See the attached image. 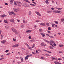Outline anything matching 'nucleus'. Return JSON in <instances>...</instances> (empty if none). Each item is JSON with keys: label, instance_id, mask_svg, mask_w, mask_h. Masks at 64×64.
I'll list each match as a JSON object with an SVG mask.
<instances>
[{"label": "nucleus", "instance_id": "obj_33", "mask_svg": "<svg viewBox=\"0 0 64 64\" xmlns=\"http://www.w3.org/2000/svg\"><path fill=\"white\" fill-rule=\"evenodd\" d=\"M32 54H29L28 55V56L29 57H30V56H32Z\"/></svg>", "mask_w": 64, "mask_h": 64}, {"label": "nucleus", "instance_id": "obj_1", "mask_svg": "<svg viewBox=\"0 0 64 64\" xmlns=\"http://www.w3.org/2000/svg\"><path fill=\"white\" fill-rule=\"evenodd\" d=\"M12 31H13V32H14V33H15L16 34H17V30H16L15 29H14V28H12Z\"/></svg>", "mask_w": 64, "mask_h": 64}, {"label": "nucleus", "instance_id": "obj_59", "mask_svg": "<svg viewBox=\"0 0 64 64\" xmlns=\"http://www.w3.org/2000/svg\"><path fill=\"white\" fill-rule=\"evenodd\" d=\"M48 33H50V31L48 30Z\"/></svg>", "mask_w": 64, "mask_h": 64}, {"label": "nucleus", "instance_id": "obj_6", "mask_svg": "<svg viewBox=\"0 0 64 64\" xmlns=\"http://www.w3.org/2000/svg\"><path fill=\"white\" fill-rule=\"evenodd\" d=\"M6 16H7V15L4 14L2 15L1 17L2 18H4V17H5Z\"/></svg>", "mask_w": 64, "mask_h": 64}, {"label": "nucleus", "instance_id": "obj_31", "mask_svg": "<svg viewBox=\"0 0 64 64\" xmlns=\"http://www.w3.org/2000/svg\"><path fill=\"white\" fill-rule=\"evenodd\" d=\"M48 30H51V29L50 27H49L48 28Z\"/></svg>", "mask_w": 64, "mask_h": 64}, {"label": "nucleus", "instance_id": "obj_4", "mask_svg": "<svg viewBox=\"0 0 64 64\" xmlns=\"http://www.w3.org/2000/svg\"><path fill=\"white\" fill-rule=\"evenodd\" d=\"M35 13L38 16H41V15L40 14L37 12H36Z\"/></svg>", "mask_w": 64, "mask_h": 64}, {"label": "nucleus", "instance_id": "obj_3", "mask_svg": "<svg viewBox=\"0 0 64 64\" xmlns=\"http://www.w3.org/2000/svg\"><path fill=\"white\" fill-rule=\"evenodd\" d=\"M18 44H16L14 45L13 46H12V47L13 48H14L15 47H18Z\"/></svg>", "mask_w": 64, "mask_h": 64}, {"label": "nucleus", "instance_id": "obj_60", "mask_svg": "<svg viewBox=\"0 0 64 64\" xmlns=\"http://www.w3.org/2000/svg\"><path fill=\"white\" fill-rule=\"evenodd\" d=\"M16 59H19V57H16Z\"/></svg>", "mask_w": 64, "mask_h": 64}, {"label": "nucleus", "instance_id": "obj_42", "mask_svg": "<svg viewBox=\"0 0 64 64\" xmlns=\"http://www.w3.org/2000/svg\"><path fill=\"white\" fill-rule=\"evenodd\" d=\"M14 4L15 5V6H17V4L16 3V2H14Z\"/></svg>", "mask_w": 64, "mask_h": 64}, {"label": "nucleus", "instance_id": "obj_22", "mask_svg": "<svg viewBox=\"0 0 64 64\" xmlns=\"http://www.w3.org/2000/svg\"><path fill=\"white\" fill-rule=\"evenodd\" d=\"M54 63L56 64H58V63H59V62H58L55 61V62H54Z\"/></svg>", "mask_w": 64, "mask_h": 64}, {"label": "nucleus", "instance_id": "obj_37", "mask_svg": "<svg viewBox=\"0 0 64 64\" xmlns=\"http://www.w3.org/2000/svg\"><path fill=\"white\" fill-rule=\"evenodd\" d=\"M51 58L52 60H54V58H53V57H52Z\"/></svg>", "mask_w": 64, "mask_h": 64}, {"label": "nucleus", "instance_id": "obj_63", "mask_svg": "<svg viewBox=\"0 0 64 64\" xmlns=\"http://www.w3.org/2000/svg\"><path fill=\"white\" fill-rule=\"evenodd\" d=\"M30 42H33V41L34 40H30Z\"/></svg>", "mask_w": 64, "mask_h": 64}, {"label": "nucleus", "instance_id": "obj_2", "mask_svg": "<svg viewBox=\"0 0 64 64\" xmlns=\"http://www.w3.org/2000/svg\"><path fill=\"white\" fill-rule=\"evenodd\" d=\"M40 45L42 46H47V45L46 44H44V42H42L41 43Z\"/></svg>", "mask_w": 64, "mask_h": 64}, {"label": "nucleus", "instance_id": "obj_40", "mask_svg": "<svg viewBox=\"0 0 64 64\" xmlns=\"http://www.w3.org/2000/svg\"><path fill=\"white\" fill-rule=\"evenodd\" d=\"M64 18H62L61 20V21L62 22H64Z\"/></svg>", "mask_w": 64, "mask_h": 64}, {"label": "nucleus", "instance_id": "obj_47", "mask_svg": "<svg viewBox=\"0 0 64 64\" xmlns=\"http://www.w3.org/2000/svg\"><path fill=\"white\" fill-rule=\"evenodd\" d=\"M50 44V45H51L52 46V47H54V46H53L52 44Z\"/></svg>", "mask_w": 64, "mask_h": 64}, {"label": "nucleus", "instance_id": "obj_32", "mask_svg": "<svg viewBox=\"0 0 64 64\" xmlns=\"http://www.w3.org/2000/svg\"><path fill=\"white\" fill-rule=\"evenodd\" d=\"M54 22L56 24H58V22L57 21H54Z\"/></svg>", "mask_w": 64, "mask_h": 64}, {"label": "nucleus", "instance_id": "obj_7", "mask_svg": "<svg viewBox=\"0 0 64 64\" xmlns=\"http://www.w3.org/2000/svg\"><path fill=\"white\" fill-rule=\"evenodd\" d=\"M40 34L42 35V36L44 37H45V34H43V33L41 32L40 33Z\"/></svg>", "mask_w": 64, "mask_h": 64}, {"label": "nucleus", "instance_id": "obj_23", "mask_svg": "<svg viewBox=\"0 0 64 64\" xmlns=\"http://www.w3.org/2000/svg\"><path fill=\"white\" fill-rule=\"evenodd\" d=\"M52 12H53V13H57V10H53Z\"/></svg>", "mask_w": 64, "mask_h": 64}, {"label": "nucleus", "instance_id": "obj_53", "mask_svg": "<svg viewBox=\"0 0 64 64\" xmlns=\"http://www.w3.org/2000/svg\"><path fill=\"white\" fill-rule=\"evenodd\" d=\"M54 26H55L56 27V28H57V27H58L57 26V25H55V24H54Z\"/></svg>", "mask_w": 64, "mask_h": 64}, {"label": "nucleus", "instance_id": "obj_24", "mask_svg": "<svg viewBox=\"0 0 64 64\" xmlns=\"http://www.w3.org/2000/svg\"><path fill=\"white\" fill-rule=\"evenodd\" d=\"M12 14H13V15H16V14H15V13L12 11Z\"/></svg>", "mask_w": 64, "mask_h": 64}, {"label": "nucleus", "instance_id": "obj_49", "mask_svg": "<svg viewBox=\"0 0 64 64\" xmlns=\"http://www.w3.org/2000/svg\"><path fill=\"white\" fill-rule=\"evenodd\" d=\"M54 24H52V27H54Z\"/></svg>", "mask_w": 64, "mask_h": 64}, {"label": "nucleus", "instance_id": "obj_44", "mask_svg": "<svg viewBox=\"0 0 64 64\" xmlns=\"http://www.w3.org/2000/svg\"><path fill=\"white\" fill-rule=\"evenodd\" d=\"M31 12L30 11L29 12V15H31Z\"/></svg>", "mask_w": 64, "mask_h": 64}, {"label": "nucleus", "instance_id": "obj_19", "mask_svg": "<svg viewBox=\"0 0 64 64\" xmlns=\"http://www.w3.org/2000/svg\"><path fill=\"white\" fill-rule=\"evenodd\" d=\"M4 22L5 23H7V24L8 23V21H7V20H4Z\"/></svg>", "mask_w": 64, "mask_h": 64}, {"label": "nucleus", "instance_id": "obj_27", "mask_svg": "<svg viewBox=\"0 0 64 64\" xmlns=\"http://www.w3.org/2000/svg\"><path fill=\"white\" fill-rule=\"evenodd\" d=\"M61 12L60 11H57V13H59Z\"/></svg>", "mask_w": 64, "mask_h": 64}, {"label": "nucleus", "instance_id": "obj_17", "mask_svg": "<svg viewBox=\"0 0 64 64\" xmlns=\"http://www.w3.org/2000/svg\"><path fill=\"white\" fill-rule=\"evenodd\" d=\"M28 57H29L28 56H26L25 58V60H27V59H28Z\"/></svg>", "mask_w": 64, "mask_h": 64}, {"label": "nucleus", "instance_id": "obj_52", "mask_svg": "<svg viewBox=\"0 0 64 64\" xmlns=\"http://www.w3.org/2000/svg\"><path fill=\"white\" fill-rule=\"evenodd\" d=\"M3 37V36H2V35H1V39H2V38Z\"/></svg>", "mask_w": 64, "mask_h": 64}, {"label": "nucleus", "instance_id": "obj_41", "mask_svg": "<svg viewBox=\"0 0 64 64\" xmlns=\"http://www.w3.org/2000/svg\"><path fill=\"white\" fill-rule=\"evenodd\" d=\"M58 10H62V9H62V8H58Z\"/></svg>", "mask_w": 64, "mask_h": 64}, {"label": "nucleus", "instance_id": "obj_12", "mask_svg": "<svg viewBox=\"0 0 64 64\" xmlns=\"http://www.w3.org/2000/svg\"><path fill=\"white\" fill-rule=\"evenodd\" d=\"M10 21L11 22H14V20L13 19H12L11 20H10Z\"/></svg>", "mask_w": 64, "mask_h": 64}, {"label": "nucleus", "instance_id": "obj_54", "mask_svg": "<svg viewBox=\"0 0 64 64\" xmlns=\"http://www.w3.org/2000/svg\"><path fill=\"white\" fill-rule=\"evenodd\" d=\"M21 26V27H22V28H23V27H24V25H22Z\"/></svg>", "mask_w": 64, "mask_h": 64}, {"label": "nucleus", "instance_id": "obj_11", "mask_svg": "<svg viewBox=\"0 0 64 64\" xmlns=\"http://www.w3.org/2000/svg\"><path fill=\"white\" fill-rule=\"evenodd\" d=\"M13 10L14 12H17V11H18L17 9H16L15 8H14Z\"/></svg>", "mask_w": 64, "mask_h": 64}, {"label": "nucleus", "instance_id": "obj_18", "mask_svg": "<svg viewBox=\"0 0 64 64\" xmlns=\"http://www.w3.org/2000/svg\"><path fill=\"white\" fill-rule=\"evenodd\" d=\"M24 1H25V2H28V3H30L29 1L27 0H24Z\"/></svg>", "mask_w": 64, "mask_h": 64}, {"label": "nucleus", "instance_id": "obj_34", "mask_svg": "<svg viewBox=\"0 0 64 64\" xmlns=\"http://www.w3.org/2000/svg\"><path fill=\"white\" fill-rule=\"evenodd\" d=\"M51 12V11L50 10H48L47 12L48 13H50Z\"/></svg>", "mask_w": 64, "mask_h": 64}, {"label": "nucleus", "instance_id": "obj_51", "mask_svg": "<svg viewBox=\"0 0 64 64\" xmlns=\"http://www.w3.org/2000/svg\"><path fill=\"white\" fill-rule=\"evenodd\" d=\"M4 59V58H0V61L2 60V59Z\"/></svg>", "mask_w": 64, "mask_h": 64}, {"label": "nucleus", "instance_id": "obj_26", "mask_svg": "<svg viewBox=\"0 0 64 64\" xmlns=\"http://www.w3.org/2000/svg\"><path fill=\"white\" fill-rule=\"evenodd\" d=\"M59 47H63V45H62V44H60L59 45Z\"/></svg>", "mask_w": 64, "mask_h": 64}, {"label": "nucleus", "instance_id": "obj_28", "mask_svg": "<svg viewBox=\"0 0 64 64\" xmlns=\"http://www.w3.org/2000/svg\"><path fill=\"white\" fill-rule=\"evenodd\" d=\"M34 47H35V44H33L32 46V48H33Z\"/></svg>", "mask_w": 64, "mask_h": 64}, {"label": "nucleus", "instance_id": "obj_58", "mask_svg": "<svg viewBox=\"0 0 64 64\" xmlns=\"http://www.w3.org/2000/svg\"><path fill=\"white\" fill-rule=\"evenodd\" d=\"M20 58L21 60L22 59H23V58H22V56H20Z\"/></svg>", "mask_w": 64, "mask_h": 64}, {"label": "nucleus", "instance_id": "obj_25", "mask_svg": "<svg viewBox=\"0 0 64 64\" xmlns=\"http://www.w3.org/2000/svg\"><path fill=\"white\" fill-rule=\"evenodd\" d=\"M46 25L47 26H49L50 25L49 23L47 22L46 24Z\"/></svg>", "mask_w": 64, "mask_h": 64}, {"label": "nucleus", "instance_id": "obj_20", "mask_svg": "<svg viewBox=\"0 0 64 64\" xmlns=\"http://www.w3.org/2000/svg\"><path fill=\"white\" fill-rule=\"evenodd\" d=\"M22 21H23V23H25H25H27V22H25V20H24V19H23V20H22Z\"/></svg>", "mask_w": 64, "mask_h": 64}, {"label": "nucleus", "instance_id": "obj_38", "mask_svg": "<svg viewBox=\"0 0 64 64\" xmlns=\"http://www.w3.org/2000/svg\"><path fill=\"white\" fill-rule=\"evenodd\" d=\"M40 59H42V60H44V58L42 57H41Z\"/></svg>", "mask_w": 64, "mask_h": 64}, {"label": "nucleus", "instance_id": "obj_9", "mask_svg": "<svg viewBox=\"0 0 64 64\" xmlns=\"http://www.w3.org/2000/svg\"><path fill=\"white\" fill-rule=\"evenodd\" d=\"M6 42V40H4L3 41H1V42L2 44H4Z\"/></svg>", "mask_w": 64, "mask_h": 64}, {"label": "nucleus", "instance_id": "obj_39", "mask_svg": "<svg viewBox=\"0 0 64 64\" xmlns=\"http://www.w3.org/2000/svg\"><path fill=\"white\" fill-rule=\"evenodd\" d=\"M28 38L30 39H31V36H28Z\"/></svg>", "mask_w": 64, "mask_h": 64}, {"label": "nucleus", "instance_id": "obj_45", "mask_svg": "<svg viewBox=\"0 0 64 64\" xmlns=\"http://www.w3.org/2000/svg\"><path fill=\"white\" fill-rule=\"evenodd\" d=\"M13 40L14 41H16V39H15L14 38H13Z\"/></svg>", "mask_w": 64, "mask_h": 64}, {"label": "nucleus", "instance_id": "obj_46", "mask_svg": "<svg viewBox=\"0 0 64 64\" xmlns=\"http://www.w3.org/2000/svg\"><path fill=\"white\" fill-rule=\"evenodd\" d=\"M36 22H40V21L36 20Z\"/></svg>", "mask_w": 64, "mask_h": 64}, {"label": "nucleus", "instance_id": "obj_8", "mask_svg": "<svg viewBox=\"0 0 64 64\" xmlns=\"http://www.w3.org/2000/svg\"><path fill=\"white\" fill-rule=\"evenodd\" d=\"M22 5L23 6H24L25 7H27V5H28V4H23Z\"/></svg>", "mask_w": 64, "mask_h": 64}, {"label": "nucleus", "instance_id": "obj_62", "mask_svg": "<svg viewBox=\"0 0 64 64\" xmlns=\"http://www.w3.org/2000/svg\"><path fill=\"white\" fill-rule=\"evenodd\" d=\"M8 4L7 3H5V4L6 5H8Z\"/></svg>", "mask_w": 64, "mask_h": 64}, {"label": "nucleus", "instance_id": "obj_5", "mask_svg": "<svg viewBox=\"0 0 64 64\" xmlns=\"http://www.w3.org/2000/svg\"><path fill=\"white\" fill-rule=\"evenodd\" d=\"M43 40H44V41L45 42H47V43H48V44H49V43H50V42L47 40H46L45 39H43Z\"/></svg>", "mask_w": 64, "mask_h": 64}, {"label": "nucleus", "instance_id": "obj_50", "mask_svg": "<svg viewBox=\"0 0 64 64\" xmlns=\"http://www.w3.org/2000/svg\"><path fill=\"white\" fill-rule=\"evenodd\" d=\"M17 3H18V4H19L20 3H21V2H17Z\"/></svg>", "mask_w": 64, "mask_h": 64}, {"label": "nucleus", "instance_id": "obj_29", "mask_svg": "<svg viewBox=\"0 0 64 64\" xmlns=\"http://www.w3.org/2000/svg\"><path fill=\"white\" fill-rule=\"evenodd\" d=\"M49 47L51 49H53V48L51 46H50Z\"/></svg>", "mask_w": 64, "mask_h": 64}, {"label": "nucleus", "instance_id": "obj_30", "mask_svg": "<svg viewBox=\"0 0 64 64\" xmlns=\"http://www.w3.org/2000/svg\"><path fill=\"white\" fill-rule=\"evenodd\" d=\"M8 52H9V50H6L5 51V52H6V53H8Z\"/></svg>", "mask_w": 64, "mask_h": 64}, {"label": "nucleus", "instance_id": "obj_48", "mask_svg": "<svg viewBox=\"0 0 64 64\" xmlns=\"http://www.w3.org/2000/svg\"><path fill=\"white\" fill-rule=\"evenodd\" d=\"M17 63H18V64H20V63H21V62H17Z\"/></svg>", "mask_w": 64, "mask_h": 64}, {"label": "nucleus", "instance_id": "obj_55", "mask_svg": "<svg viewBox=\"0 0 64 64\" xmlns=\"http://www.w3.org/2000/svg\"><path fill=\"white\" fill-rule=\"evenodd\" d=\"M32 3H34V4H36V2H32Z\"/></svg>", "mask_w": 64, "mask_h": 64}, {"label": "nucleus", "instance_id": "obj_10", "mask_svg": "<svg viewBox=\"0 0 64 64\" xmlns=\"http://www.w3.org/2000/svg\"><path fill=\"white\" fill-rule=\"evenodd\" d=\"M31 31H32V30H27L26 31V33H29L31 32Z\"/></svg>", "mask_w": 64, "mask_h": 64}, {"label": "nucleus", "instance_id": "obj_43", "mask_svg": "<svg viewBox=\"0 0 64 64\" xmlns=\"http://www.w3.org/2000/svg\"><path fill=\"white\" fill-rule=\"evenodd\" d=\"M10 53L9 52L8 53L6 54V55H10Z\"/></svg>", "mask_w": 64, "mask_h": 64}, {"label": "nucleus", "instance_id": "obj_36", "mask_svg": "<svg viewBox=\"0 0 64 64\" xmlns=\"http://www.w3.org/2000/svg\"><path fill=\"white\" fill-rule=\"evenodd\" d=\"M53 45H54V46H57V45H56V44H55V43H54L53 44Z\"/></svg>", "mask_w": 64, "mask_h": 64}, {"label": "nucleus", "instance_id": "obj_56", "mask_svg": "<svg viewBox=\"0 0 64 64\" xmlns=\"http://www.w3.org/2000/svg\"><path fill=\"white\" fill-rule=\"evenodd\" d=\"M51 9H52V10H54V8H51Z\"/></svg>", "mask_w": 64, "mask_h": 64}, {"label": "nucleus", "instance_id": "obj_64", "mask_svg": "<svg viewBox=\"0 0 64 64\" xmlns=\"http://www.w3.org/2000/svg\"><path fill=\"white\" fill-rule=\"evenodd\" d=\"M21 62H23V59H22V60H21Z\"/></svg>", "mask_w": 64, "mask_h": 64}, {"label": "nucleus", "instance_id": "obj_15", "mask_svg": "<svg viewBox=\"0 0 64 64\" xmlns=\"http://www.w3.org/2000/svg\"><path fill=\"white\" fill-rule=\"evenodd\" d=\"M10 26H5L6 28V29H8V28H10Z\"/></svg>", "mask_w": 64, "mask_h": 64}, {"label": "nucleus", "instance_id": "obj_35", "mask_svg": "<svg viewBox=\"0 0 64 64\" xmlns=\"http://www.w3.org/2000/svg\"><path fill=\"white\" fill-rule=\"evenodd\" d=\"M39 31H40V32H41V31H42V30L41 29H40L39 30Z\"/></svg>", "mask_w": 64, "mask_h": 64}, {"label": "nucleus", "instance_id": "obj_13", "mask_svg": "<svg viewBox=\"0 0 64 64\" xmlns=\"http://www.w3.org/2000/svg\"><path fill=\"white\" fill-rule=\"evenodd\" d=\"M8 12L9 15H12V12Z\"/></svg>", "mask_w": 64, "mask_h": 64}, {"label": "nucleus", "instance_id": "obj_61", "mask_svg": "<svg viewBox=\"0 0 64 64\" xmlns=\"http://www.w3.org/2000/svg\"><path fill=\"white\" fill-rule=\"evenodd\" d=\"M10 2H11L12 3H13V1L12 0H11L10 1Z\"/></svg>", "mask_w": 64, "mask_h": 64}, {"label": "nucleus", "instance_id": "obj_16", "mask_svg": "<svg viewBox=\"0 0 64 64\" xmlns=\"http://www.w3.org/2000/svg\"><path fill=\"white\" fill-rule=\"evenodd\" d=\"M40 24L41 25H42V26H45V24H44V23H41Z\"/></svg>", "mask_w": 64, "mask_h": 64}, {"label": "nucleus", "instance_id": "obj_21", "mask_svg": "<svg viewBox=\"0 0 64 64\" xmlns=\"http://www.w3.org/2000/svg\"><path fill=\"white\" fill-rule=\"evenodd\" d=\"M49 37L50 38H54L52 36H49Z\"/></svg>", "mask_w": 64, "mask_h": 64}, {"label": "nucleus", "instance_id": "obj_57", "mask_svg": "<svg viewBox=\"0 0 64 64\" xmlns=\"http://www.w3.org/2000/svg\"><path fill=\"white\" fill-rule=\"evenodd\" d=\"M17 21L18 22H20V20H17Z\"/></svg>", "mask_w": 64, "mask_h": 64}, {"label": "nucleus", "instance_id": "obj_14", "mask_svg": "<svg viewBox=\"0 0 64 64\" xmlns=\"http://www.w3.org/2000/svg\"><path fill=\"white\" fill-rule=\"evenodd\" d=\"M50 43H52V44H53V43H54V41H53L52 40L50 42Z\"/></svg>", "mask_w": 64, "mask_h": 64}]
</instances>
